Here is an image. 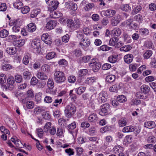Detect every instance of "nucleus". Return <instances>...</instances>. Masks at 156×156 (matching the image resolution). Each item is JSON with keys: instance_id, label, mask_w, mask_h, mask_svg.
Instances as JSON below:
<instances>
[{"instance_id": "f257e3e1", "label": "nucleus", "mask_w": 156, "mask_h": 156, "mask_svg": "<svg viewBox=\"0 0 156 156\" xmlns=\"http://www.w3.org/2000/svg\"><path fill=\"white\" fill-rule=\"evenodd\" d=\"M54 79L57 83H62L66 80V77L64 73L62 71L55 70L54 74Z\"/></svg>"}, {"instance_id": "f03ea898", "label": "nucleus", "mask_w": 156, "mask_h": 156, "mask_svg": "<svg viewBox=\"0 0 156 156\" xmlns=\"http://www.w3.org/2000/svg\"><path fill=\"white\" fill-rule=\"evenodd\" d=\"M76 107L74 105L71 104L67 105L65 107V114L68 118H71L75 113Z\"/></svg>"}, {"instance_id": "7ed1b4c3", "label": "nucleus", "mask_w": 156, "mask_h": 156, "mask_svg": "<svg viewBox=\"0 0 156 156\" xmlns=\"http://www.w3.org/2000/svg\"><path fill=\"white\" fill-rule=\"evenodd\" d=\"M10 26H14L12 27L13 31L15 33L19 32L20 29V26L21 25V23L20 20H14L10 21L9 23Z\"/></svg>"}, {"instance_id": "20e7f679", "label": "nucleus", "mask_w": 156, "mask_h": 156, "mask_svg": "<svg viewBox=\"0 0 156 156\" xmlns=\"http://www.w3.org/2000/svg\"><path fill=\"white\" fill-rule=\"evenodd\" d=\"M55 0H45L47 4L50 6L48 9L50 11L55 10L57 8L59 3L57 1Z\"/></svg>"}, {"instance_id": "39448f33", "label": "nucleus", "mask_w": 156, "mask_h": 156, "mask_svg": "<svg viewBox=\"0 0 156 156\" xmlns=\"http://www.w3.org/2000/svg\"><path fill=\"white\" fill-rule=\"evenodd\" d=\"M31 48L34 53L39 52L40 44L39 41L37 40H34L31 43Z\"/></svg>"}, {"instance_id": "423d86ee", "label": "nucleus", "mask_w": 156, "mask_h": 156, "mask_svg": "<svg viewBox=\"0 0 156 156\" xmlns=\"http://www.w3.org/2000/svg\"><path fill=\"white\" fill-rule=\"evenodd\" d=\"M110 110V106L109 104L105 103L102 105L101 107V111L99 113L100 115L104 116L108 114V112Z\"/></svg>"}, {"instance_id": "0eeeda50", "label": "nucleus", "mask_w": 156, "mask_h": 156, "mask_svg": "<svg viewBox=\"0 0 156 156\" xmlns=\"http://www.w3.org/2000/svg\"><path fill=\"white\" fill-rule=\"evenodd\" d=\"M89 65L92 67V70L94 72H96L99 70L101 66L100 62H97L96 59H92Z\"/></svg>"}, {"instance_id": "6e6552de", "label": "nucleus", "mask_w": 156, "mask_h": 156, "mask_svg": "<svg viewBox=\"0 0 156 156\" xmlns=\"http://www.w3.org/2000/svg\"><path fill=\"white\" fill-rule=\"evenodd\" d=\"M98 95V101L101 103L105 102L108 98V94L105 91H102Z\"/></svg>"}, {"instance_id": "1a4fd4ad", "label": "nucleus", "mask_w": 156, "mask_h": 156, "mask_svg": "<svg viewBox=\"0 0 156 156\" xmlns=\"http://www.w3.org/2000/svg\"><path fill=\"white\" fill-rule=\"evenodd\" d=\"M90 41L89 39L84 38L80 42V47L84 49H86L90 44Z\"/></svg>"}, {"instance_id": "9d476101", "label": "nucleus", "mask_w": 156, "mask_h": 156, "mask_svg": "<svg viewBox=\"0 0 156 156\" xmlns=\"http://www.w3.org/2000/svg\"><path fill=\"white\" fill-rule=\"evenodd\" d=\"M15 83L14 79L12 76H10L7 79V86L8 89L12 90L14 88V84Z\"/></svg>"}, {"instance_id": "9b49d317", "label": "nucleus", "mask_w": 156, "mask_h": 156, "mask_svg": "<svg viewBox=\"0 0 156 156\" xmlns=\"http://www.w3.org/2000/svg\"><path fill=\"white\" fill-rule=\"evenodd\" d=\"M104 11V12L105 16L109 18L113 17L116 12L115 10L111 9H107Z\"/></svg>"}, {"instance_id": "f8f14e48", "label": "nucleus", "mask_w": 156, "mask_h": 156, "mask_svg": "<svg viewBox=\"0 0 156 156\" xmlns=\"http://www.w3.org/2000/svg\"><path fill=\"white\" fill-rule=\"evenodd\" d=\"M120 17V15L119 14L116 16L113 17L111 20V23L113 26H116L120 22V20L119 18Z\"/></svg>"}, {"instance_id": "ddd939ff", "label": "nucleus", "mask_w": 156, "mask_h": 156, "mask_svg": "<svg viewBox=\"0 0 156 156\" xmlns=\"http://www.w3.org/2000/svg\"><path fill=\"white\" fill-rule=\"evenodd\" d=\"M133 58V55L132 54H129L124 56V60L126 63L129 64L132 62Z\"/></svg>"}, {"instance_id": "4468645a", "label": "nucleus", "mask_w": 156, "mask_h": 156, "mask_svg": "<svg viewBox=\"0 0 156 156\" xmlns=\"http://www.w3.org/2000/svg\"><path fill=\"white\" fill-rule=\"evenodd\" d=\"M67 24L68 27L72 30H76L74 25V22L72 19H68L67 21Z\"/></svg>"}, {"instance_id": "2eb2a0df", "label": "nucleus", "mask_w": 156, "mask_h": 156, "mask_svg": "<svg viewBox=\"0 0 156 156\" xmlns=\"http://www.w3.org/2000/svg\"><path fill=\"white\" fill-rule=\"evenodd\" d=\"M56 22L54 20H50L47 23L46 27L48 29H52L56 26Z\"/></svg>"}, {"instance_id": "dca6fc26", "label": "nucleus", "mask_w": 156, "mask_h": 156, "mask_svg": "<svg viewBox=\"0 0 156 156\" xmlns=\"http://www.w3.org/2000/svg\"><path fill=\"white\" fill-rule=\"evenodd\" d=\"M36 76L38 79L41 80H46L48 78V76L44 73L41 72H37Z\"/></svg>"}, {"instance_id": "f3484780", "label": "nucleus", "mask_w": 156, "mask_h": 156, "mask_svg": "<svg viewBox=\"0 0 156 156\" xmlns=\"http://www.w3.org/2000/svg\"><path fill=\"white\" fill-rule=\"evenodd\" d=\"M28 31L30 32H33L36 29V27L34 23H31L27 25Z\"/></svg>"}, {"instance_id": "a211bd4d", "label": "nucleus", "mask_w": 156, "mask_h": 156, "mask_svg": "<svg viewBox=\"0 0 156 156\" xmlns=\"http://www.w3.org/2000/svg\"><path fill=\"white\" fill-rule=\"evenodd\" d=\"M88 119L90 122H95L98 121V118L96 113H93L89 115Z\"/></svg>"}, {"instance_id": "6ab92c4d", "label": "nucleus", "mask_w": 156, "mask_h": 156, "mask_svg": "<svg viewBox=\"0 0 156 156\" xmlns=\"http://www.w3.org/2000/svg\"><path fill=\"white\" fill-rule=\"evenodd\" d=\"M41 12V9L38 8L33 9L30 13V17L31 18L36 17Z\"/></svg>"}, {"instance_id": "aec40b11", "label": "nucleus", "mask_w": 156, "mask_h": 156, "mask_svg": "<svg viewBox=\"0 0 156 156\" xmlns=\"http://www.w3.org/2000/svg\"><path fill=\"white\" fill-rule=\"evenodd\" d=\"M123 149L120 146H115L113 148V152L116 154L122 153Z\"/></svg>"}, {"instance_id": "412c9836", "label": "nucleus", "mask_w": 156, "mask_h": 156, "mask_svg": "<svg viewBox=\"0 0 156 156\" xmlns=\"http://www.w3.org/2000/svg\"><path fill=\"white\" fill-rule=\"evenodd\" d=\"M118 57V55H111L108 58V60L110 63H115L117 61Z\"/></svg>"}, {"instance_id": "4be33fe9", "label": "nucleus", "mask_w": 156, "mask_h": 156, "mask_svg": "<svg viewBox=\"0 0 156 156\" xmlns=\"http://www.w3.org/2000/svg\"><path fill=\"white\" fill-rule=\"evenodd\" d=\"M118 40L119 38L117 37L111 38L109 41V45L111 46H115L117 42H118Z\"/></svg>"}, {"instance_id": "5701e85b", "label": "nucleus", "mask_w": 156, "mask_h": 156, "mask_svg": "<svg viewBox=\"0 0 156 156\" xmlns=\"http://www.w3.org/2000/svg\"><path fill=\"white\" fill-rule=\"evenodd\" d=\"M54 82L52 78L48 79L47 82V85L49 89H52L54 86Z\"/></svg>"}, {"instance_id": "b1692460", "label": "nucleus", "mask_w": 156, "mask_h": 156, "mask_svg": "<svg viewBox=\"0 0 156 156\" xmlns=\"http://www.w3.org/2000/svg\"><path fill=\"white\" fill-rule=\"evenodd\" d=\"M115 76L113 75H110L106 76V80L109 83L113 82L115 80Z\"/></svg>"}, {"instance_id": "393cba45", "label": "nucleus", "mask_w": 156, "mask_h": 156, "mask_svg": "<svg viewBox=\"0 0 156 156\" xmlns=\"http://www.w3.org/2000/svg\"><path fill=\"white\" fill-rule=\"evenodd\" d=\"M96 79L97 78L94 77L88 78L85 80V83L87 84H90L95 82Z\"/></svg>"}, {"instance_id": "a878e982", "label": "nucleus", "mask_w": 156, "mask_h": 156, "mask_svg": "<svg viewBox=\"0 0 156 156\" xmlns=\"http://www.w3.org/2000/svg\"><path fill=\"white\" fill-rule=\"evenodd\" d=\"M6 51L9 54L13 55L16 52L17 50L15 48L10 47L7 48Z\"/></svg>"}, {"instance_id": "bb28decb", "label": "nucleus", "mask_w": 156, "mask_h": 156, "mask_svg": "<svg viewBox=\"0 0 156 156\" xmlns=\"http://www.w3.org/2000/svg\"><path fill=\"white\" fill-rule=\"evenodd\" d=\"M141 91L145 94L148 93L150 90L149 87L146 85H142L141 87Z\"/></svg>"}, {"instance_id": "cd10ccee", "label": "nucleus", "mask_w": 156, "mask_h": 156, "mask_svg": "<svg viewBox=\"0 0 156 156\" xmlns=\"http://www.w3.org/2000/svg\"><path fill=\"white\" fill-rule=\"evenodd\" d=\"M112 32L114 36L117 37L119 36L121 34V30L118 28H116L113 29Z\"/></svg>"}, {"instance_id": "c85d7f7f", "label": "nucleus", "mask_w": 156, "mask_h": 156, "mask_svg": "<svg viewBox=\"0 0 156 156\" xmlns=\"http://www.w3.org/2000/svg\"><path fill=\"white\" fill-rule=\"evenodd\" d=\"M56 55V53L54 51L48 53L45 58L48 60H50L53 58Z\"/></svg>"}, {"instance_id": "c756f323", "label": "nucleus", "mask_w": 156, "mask_h": 156, "mask_svg": "<svg viewBox=\"0 0 156 156\" xmlns=\"http://www.w3.org/2000/svg\"><path fill=\"white\" fill-rule=\"evenodd\" d=\"M41 70L44 72L48 73L50 70V67L49 65L45 64L42 66Z\"/></svg>"}, {"instance_id": "7c9ffc66", "label": "nucleus", "mask_w": 156, "mask_h": 156, "mask_svg": "<svg viewBox=\"0 0 156 156\" xmlns=\"http://www.w3.org/2000/svg\"><path fill=\"white\" fill-rule=\"evenodd\" d=\"M85 87H80L78 88H76L75 90L76 91V93L77 94L80 95L85 91Z\"/></svg>"}, {"instance_id": "2f4dec72", "label": "nucleus", "mask_w": 156, "mask_h": 156, "mask_svg": "<svg viewBox=\"0 0 156 156\" xmlns=\"http://www.w3.org/2000/svg\"><path fill=\"white\" fill-rule=\"evenodd\" d=\"M120 8L122 11L126 12L129 11L131 9V7L128 4L121 5Z\"/></svg>"}, {"instance_id": "473e14b6", "label": "nucleus", "mask_w": 156, "mask_h": 156, "mask_svg": "<svg viewBox=\"0 0 156 156\" xmlns=\"http://www.w3.org/2000/svg\"><path fill=\"white\" fill-rule=\"evenodd\" d=\"M132 49V47L130 45H125L121 48L120 50L121 51L127 52L130 51Z\"/></svg>"}, {"instance_id": "72a5a7b5", "label": "nucleus", "mask_w": 156, "mask_h": 156, "mask_svg": "<svg viewBox=\"0 0 156 156\" xmlns=\"http://www.w3.org/2000/svg\"><path fill=\"white\" fill-rule=\"evenodd\" d=\"M127 122V119H122L119 120L118 123L120 126L123 127L126 125Z\"/></svg>"}, {"instance_id": "f704fd0d", "label": "nucleus", "mask_w": 156, "mask_h": 156, "mask_svg": "<svg viewBox=\"0 0 156 156\" xmlns=\"http://www.w3.org/2000/svg\"><path fill=\"white\" fill-rule=\"evenodd\" d=\"M9 34V32L5 29L3 30L0 31V37L4 38L6 37Z\"/></svg>"}, {"instance_id": "c9c22d12", "label": "nucleus", "mask_w": 156, "mask_h": 156, "mask_svg": "<svg viewBox=\"0 0 156 156\" xmlns=\"http://www.w3.org/2000/svg\"><path fill=\"white\" fill-rule=\"evenodd\" d=\"M23 3L19 1H16L13 4V6L14 7L18 9H20L22 6H23Z\"/></svg>"}, {"instance_id": "e433bc0d", "label": "nucleus", "mask_w": 156, "mask_h": 156, "mask_svg": "<svg viewBox=\"0 0 156 156\" xmlns=\"http://www.w3.org/2000/svg\"><path fill=\"white\" fill-rule=\"evenodd\" d=\"M94 5L93 3H89L86 5L84 7V9L85 11H88L94 7Z\"/></svg>"}, {"instance_id": "4c0bfd02", "label": "nucleus", "mask_w": 156, "mask_h": 156, "mask_svg": "<svg viewBox=\"0 0 156 156\" xmlns=\"http://www.w3.org/2000/svg\"><path fill=\"white\" fill-rule=\"evenodd\" d=\"M142 9V7L140 5L137 6L135 7L133 9L132 12L134 14H136L138 13Z\"/></svg>"}, {"instance_id": "58836bf2", "label": "nucleus", "mask_w": 156, "mask_h": 156, "mask_svg": "<svg viewBox=\"0 0 156 156\" xmlns=\"http://www.w3.org/2000/svg\"><path fill=\"white\" fill-rule=\"evenodd\" d=\"M62 102L61 98H58L55 99L53 103V105L56 107H57L58 105L60 104Z\"/></svg>"}, {"instance_id": "ea45409f", "label": "nucleus", "mask_w": 156, "mask_h": 156, "mask_svg": "<svg viewBox=\"0 0 156 156\" xmlns=\"http://www.w3.org/2000/svg\"><path fill=\"white\" fill-rule=\"evenodd\" d=\"M25 39L19 40L15 42V44L19 47L23 46L25 43Z\"/></svg>"}, {"instance_id": "a19ab883", "label": "nucleus", "mask_w": 156, "mask_h": 156, "mask_svg": "<svg viewBox=\"0 0 156 156\" xmlns=\"http://www.w3.org/2000/svg\"><path fill=\"white\" fill-rule=\"evenodd\" d=\"M117 100L121 103H122L125 102L126 99V97L123 95H119L117 98Z\"/></svg>"}, {"instance_id": "79ce46f5", "label": "nucleus", "mask_w": 156, "mask_h": 156, "mask_svg": "<svg viewBox=\"0 0 156 156\" xmlns=\"http://www.w3.org/2000/svg\"><path fill=\"white\" fill-rule=\"evenodd\" d=\"M30 56L28 55H25L23 59V64L27 65L29 62Z\"/></svg>"}, {"instance_id": "37998d69", "label": "nucleus", "mask_w": 156, "mask_h": 156, "mask_svg": "<svg viewBox=\"0 0 156 156\" xmlns=\"http://www.w3.org/2000/svg\"><path fill=\"white\" fill-rule=\"evenodd\" d=\"M74 22L76 30L80 27L81 23L79 19H75Z\"/></svg>"}, {"instance_id": "c03bdc74", "label": "nucleus", "mask_w": 156, "mask_h": 156, "mask_svg": "<svg viewBox=\"0 0 156 156\" xmlns=\"http://www.w3.org/2000/svg\"><path fill=\"white\" fill-rule=\"evenodd\" d=\"M26 106L28 109H32L34 107V104L32 101H29L26 103Z\"/></svg>"}, {"instance_id": "a18cd8bd", "label": "nucleus", "mask_w": 156, "mask_h": 156, "mask_svg": "<svg viewBox=\"0 0 156 156\" xmlns=\"http://www.w3.org/2000/svg\"><path fill=\"white\" fill-rule=\"evenodd\" d=\"M6 80V78L5 74L2 73L0 74V83H5Z\"/></svg>"}, {"instance_id": "49530a36", "label": "nucleus", "mask_w": 156, "mask_h": 156, "mask_svg": "<svg viewBox=\"0 0 156 156\" xmlns=\"http://www.w3.org/2000/svg\"><path fill=\"white\" fill-rule=\"evenodd\" d=\"M134 130V127H124L122 129V131L124 133L131 132Z\"/></svg>"}, {"instance_id": "de8ad7c7", "label": "nucleus", "mask_w": 156, "mask_h": 156, "mask_svg": "<svg viewBox=\"0 0 156 156\" xmlns=\"http://www.w3.org/2000/svg\"><path fill=\"white\" fill-rule=\"evenodd\" d=\"M30 8L27 6H25L23 7L21 9V12L22 13L25 14L28 13L30 11Z\"/></svg>"}, {"instance_id": "09e8293b", "label": "nucleus", "mask_w": 156, "mask_h": 156, "mask_svg": "<svg viewBox=\"0 0 156 156\" xmlns=\"http://www.w3.org/2000/svg\"><path fill=\"white\" fill-rule=\"evenodd\" d=\"M152 51L151 50L147 51L144 54V58L148 59L152 55Z\"/></svg>"}, {"instance_id": "8fccbe9b", "label": "nucleus", "mask_w": 156, "mask_h": 156, "mask_svg": "<svg viewBox=\"0 0 156 156\" xmlns=\"http://www.w3.org/2000/svg\"><path fill=\"white\" fill-rule=\"evenodd\" d=\"M23 75L24 76V78L27 80L30 79L31 76V73L27 71L24 72L23 73Z\"/></svg>"}, {"instance_id": "3c124183", "label": "nucleus", "mask_w": 156, "mask_h": 156, "mask_svg": "<svg viewBox=\"0 0 156 156\" xmlns=\"http://www.w3.org/2000/svg\"><path fill=\"white\" fill-rule=\"evenodd\" d=\"M43 131L41 128L37 129H36V133L37 134L39 137L41 138L42 137L43 134Z\"/></svg>"}, {"instance_id": "603ef678", "label": "nucleus", "mask_w": 156, "mask_h": 156, "mask_svg": "<svg viewBox=\"0 0 156 156\" xmlns=\"http://www.w3.org/2000/svg\"><path fill=\"white\" fill-rule=\"evenodd\" d=\"M156 145H154L152 144H147L144 146V148H150L153 149L154 148V150L155 152H156V147H155V146Z\"/></svg>"}, {"instance_id": "864d4df0", "label": "nucleus", "mask_w": 156, "mask_h": 156, "mask_svg": "<svg viewBox=\"0 0 156 156\" xmlns=\"http://www.w3.org/2000/svg\"><path fill=\"white\" fill-rule=\"evenodd\" d=\"M15 144L16 145V147L18 148L17 149L22 148V147L23 146V144L21 141L18 139L16 140V142H15Z\"/></svg>"}, {"instance_id": "5fc2aeb1", "label": "nucleus", "mask_w": 156, "mask_h": 156, "mask_svg": "<svg viewBox=\"0 0 156 156\" xmlns=\"http://www.w3.org/2000/svg\"><path fill=\"white\" fill-rule=\"evenodd\" d=\"M155 125V122L152 121H148L145 122L144 124V127H147L149 126H154Z\"/></svg>"}, {"instance_id": "6e6d98bb", "label": "nucleus", "mask_w": 156, "mask_h": 156, "mask_svg": "<svg viewBox=\"0 0 156 156\" xmlns=\"http://www.w3.org/2000/svg\"><path fill=\"white\" fill-rule=\"evenodd\" d=\"M15 80L17 83H20L23 80L22 76L20 75H17L15 76Z\"/></svg>"}, {"instance_id": "4d7b16f0", "label": "nucleus", "mask_w": 156, "mask_h": 156, "mask_svg": "<svg viewBox=\"0 0 156 156\" xmlns=\"http://www.w3.org/2000/svg\"><path fill=\"white\" fill-rule=\"evenodd\" d=\"M7 9L6 4L5 3H0V11H5Z\"/></svg>"}, {"instance_id": "13d9d810", "label": "nucleus", "mask_w": 156, "mask_h": 156, "mask_svg": "<svg viewBox=\"0 0 156 156\" xmlns=\"http://www.w3.org/2000/svg\"><path fill=\"white\" fill-rule=\"evenodd\" d=\"M68 80L69 83H73L76 81V79L74 76H71L68 77Z\"/></svg>"}, {"instance_id": "bf43d9fd", "label": "nucleus", "mask_w": 156, "mask_h": 156, "mask_svg": "<svg viewBox=\"0 0 156 156\" xmlns=\"http://www.w3.org/2000/svg\"><path fill=\"white\" fill-rule=\"evenodd\" d=\"M140 103L141 101L140 100L133 99L131 102V104L132 105H137L140 104Z\"/></svg>"}, {"instance_id": "052dcab7", "label": "nucleus", "mask_w": 156, "mask_h": 156, "mask_svg": "<svg viewBox=\"0 0 156 156\" xmlns=\"http://www.w3.org/2000/svg\"><path fill=\"white\" fill-rule=\"evenodd\" d=\"M42 116L45 119H49L51 118V116L49 113L48 112H43L42 114Z\"/></svg>"}, {"instance_id": "680f3d73", "label": "nucleus", "mask_w": 156, "mask_h": 156, "mask_svg": "<svg viewBox=\"0 0 156 156\" xmlns=\"http://www.w3.org/2000/svg\"><path fill=\"white\" fill-rule=\"evenodd\" d=\"M44 101L47 103H50L52 101V99L51 97L48 96H46L44 99Z\"/></svg>"}, {"instance_id": "e2e57ef3", "label": "nucleus", "mask_w": 156, "mask_h": 156, "mask_svg": "<svg viewBox=\"0 0 156 156\" xmlns=\"http://www.w3.org/2000/svg\"><path fill=\"white\" fill-rule=\"evenodd\" d=\"M137 68V64H131L129 65L130 70L132 71H135Z\"/></svg>"}, {"instance_id": "0e129e2a", "label": "nucleus", "mask_w": 156, "mask_h": 156, "mask_svg": "<svg viewBox=\"0 0 156 156\" xmlns=\"http://www.w3.org/2000/svg\"><path fill=\"white\" fill-rule=\"evenodd\" d=\"M0 129L1 132L4 134H8L9 135L10 134L9 131L6 129V127H0Z\"/></svg>"}, {"instance_id": "69168bd1", "label": "nucleus", "mask_w": 156, "mask_h": 156, "mask_svg": "<svg viewBox=\"0 0 156 156\" xmlns=\"http://www.w3.org/2000/svg\"><path fill=\"white\" fill-rule=\"evenodd\" d=\"M48 131L52 135H54L56 132V129L55 127H49Z\"/></svg>"}, {"instance_id": "338daca9", "label": "nucleus", "mask_w": 156, "mask_h": 156, "mask_svg": "<svg viewBox=\"0 0 156 156\" xmlns=\"http://www.w3.org/2000/svg\"><path fill=\"white\" fill-rule=\"evenodd\" d=\"M147 141L149 143H154L156 141L155 138L153 136H149L147 139Z\"/></svg>"}, {"instance_id": "774afa93", "label": "nucleus", "mask_w": 156, "mask_h": 156, "mask_svg": "<svg viewBox=\"0 0 156 156\" xmlns=\"http://www.w3.org/2000/svg\"><path fill=\"white\" fill-rule=\"evenodd\" d=\"M69 39V35L67 34L64 36L62 38V40L63 42L66 43L68 42Z\"/></svg>"}]
</instances>
